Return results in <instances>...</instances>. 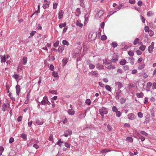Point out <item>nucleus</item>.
I'll return each mask as SVG.
<instances>
[{
  "mask_svg": "<svg viewBox=\"0 0 156 156\" xmlns=\"http://www.w3.org/2000/svg\"><path fill=\"white\" fill-rule=\"evenodd\" d=\"M104 12V11L102 9L99 10L95 15V18L96 19H98L103 15Z\"/></svg>",
  "mask_w": 156,
  "mask_h": 156,
  "instance_id": "f257e3e1",
  "label": "nucleus"
},
{
  "mask_svg": "<svg viewBox=\"0 0 156 156\" xmlns=\"http://www.w3.org/2000/svg\"><path fill=\"white\" fill-rule=\"evenodd\" d=\"M41 104L43 105H45L46 104L50 105V102L48 100L47 97H44L42 100L41 101Z\"/></svg>",
  "mask_w": 156,
  "mask_h": 156,
  "instance_id": "f03ea898",
  "label": "nucleus"
},
{
  "mask_svg": "<svg viewBox=\"0 0 156 156\" xmlns=\"http://www.w3.org/2000/svg\"><path fill=\"white\" fill-rule=\"evenodd\" d=\"M44 4H43V5L42 7L44 9H46L47 8H48L49 6V4H50V2L48 1V0H44Z\"/></svg>",
  "mask_w": 156,
  "mask_h": 156,
  "instance_id": "7ed1b4c3",
  "label": "nucleus"
},
{
  "mask_svg": "<svg viewBox=\"0 0 156 156\" xmlns=\"http://www.w3.org/2000/svg\"><path fill=\"white\" fill-rule=\"evenodd\" d=\"M99 112L101 115L106 114L108 113V111L106 108L103 107L101 108V109H99Z\"/></svg>",
  "mask_w": 156,
  "mask_h": 156,
  "instance_id": "20e7f679",
  "label": "nucleus"
},
{
  "mask_svg": "<svg viewBox=\"0 0 156 156\" xmlns=\"http://www.w3.org/2000/svg\"><path fill=\"white\" fill-rule=\"evenodd\" d=\"M97 33H93L92 34V33H90L89 34L88 37L89 38H91V40H95L96 38L97 37Z\"/></svg>",
  "mask_w": 156,
  "mask_h": 156,
  "instance_id": "39448f33",
  "label": "nucleus"
},
{
  "mask_svg": "<svg viewBox=\"0 0 156 156\" xmlns=\"http://www.w3.org/2000/svg\"><path fill=\"white\" fill-rule=\"evenodd\" d=\"M44 122V119H36V122L37 125H41Z\"/></svg>",
  "mask_w": 156,
  "mask_h": 156,
  "instance_id": "423d86ee",
  "label": "nucleus"
},
{
  "mask_svg": "<svg viewBox=\"0 0 156 156\" xmlns=\"http://www.w3.org/2000/svg\"><path fill=\"white\" fill-rule=\"evenodd\" d=\"M154 48V43L152 42L151 44V45L149 46L148 47V51L150 53L152 52L153 51V50Z\"/></svg>",
  "mask_w": 156,
  "mask_h": 156,
  "instance_id": "0eeeda50",
  "label": "nucleus"
},
{
  "mask_svg": "<svg viewBox=\"0 0 156 156\" xmlns=\"http://www.w3.org/2000/svg\"><path fill=\"white\" fill-rule=\"evenodd\" d=\"M72 131L71 130H68L66 131L64 133L63 136L65 137H67L68 136L72 134Z\"/></svg>",
  "mask_w": 156,
  "mask_h": 156,
  "instance_id": "6e6552de",
  "label": "nucleus"
},
{
  "mask_svg": "<svg viewBox=\"0 0 156 156\" xmlns=\"http://www.w3.org/2000/svg\"><path fill=\"white\" fill-rule=\"evenodd\" d=\"M89 75L90 76L91 75L92 76H94L96 77H98V74L96 71H92L91 72L89 73Z\"/></svg>",
  "mask_w": 156,
  "mask_h": 156,
  "instance_id": "1a4fd4ad",
  "label": "nucleus"
},
{
  "mask_svg": "<svg viewBox=\"0 0 156 156\" xmlns=\"http://www.w3.org/2000/svg\"><path fill=\"white\" fill-rule=\"evenodd\" d=\"M135 117L133 113L129 114L128 115V118L130 120H133L135 119Z\"/></svg>",
  "mask_w": 156,
  "mask_h": 156,
  "instance_id": "9d476101",
  "label": "nucleus"
},
{
  "mask_svg": "<svg viewBox=\"0 0 156 156\" xmlns=\"http://www.w3.org/2000/svg\"><path fill=\"white\" fill-rule=\"evenodd\" d=\"M64 48V46L63 45H61L59 46L58 49V51L60 53H62Z\"/></svg>",
  "mask_w": 156,
  "mask_h": 156,
  "instance_id": "9b49d317",
  "label": "nucleus"
},
{
  "mask_svg": "<svg viewBox=\"0 0 156 156\" xmlns=\"http://www.w3.org/2000/svg\"><path fill=\"white\" fill-rule=\"evenodd\" d=\"M16 93L17 95H19L20 91V86L19 85H17L16 87Z\"/></svg>",
  "mask_w": 156,
  "mask_h": 156,
  "instance_id": "f8f14e48",
  "label": "nucleus"
},
{
  "mask_svg": "<svg viewBox=\"0 0 156 156\" xmlns=\"http://www.w3.org/2000/svg\"><path fill=\"white\" fill-rule=\"evenodd\" d=\"M64 12L62 10H60L58 14V18L59 19H61L62 18L63 16Z\"/></svg>",
  "mask_w": 156,
  "mask_h": 156,
  "instance_id": "ddd939ff",
  "label": "nucleus"
},
{
  "mask_svg": "<svg viewBox=\"0 0 156 156\" xmlns=\"http://www.w3.org/2000/svg\"><path fill=\"white\" fill-rule=\"evenodd\" d=\"M145 66V63H142L138 67V69L139 70H141L144 68Z\"/></svg>",
  "mask_w": 156,
  "mask_h": 156,
  "instance_id": "4468645a",
  "label": "nucleus"
},
{
  "mask_svg": "<svg viewBox=\"0 0 156 156\" xmlns=\"http://www.w3.org/2000/svg\"><path fill=\"white\" fill-rule=\"evenodd\" d=\"M96 67L99 69H104V66L100 63H98L97 64Z\"/></svg>",
  "mask_w": 156,
  "mask_h": 156,
  "instance_id": "2eb2a0df",
  "label": "nucleus"
},
{
  "mask_svg": "<svg viewBox=\"0 0 156 156\" xmlns=\"http://www.w3.org/2000/svg\"><path fill=\"white\" fill-rule=\"evenodd\" d=\"M68 113L70 115H73L75 114V111L72 109H69L68 110Z\"/></svg>",
  "mask_w": 156,
  "mask_h": 156,
  "instance_id": "dca6fc26",
  "label": "nucleus"
},
{
  "mask_svg": "<svg viewBox=\"0 0 156 156\" xmlns=\"http://www.w3.org/2000/svg\"><path fill=\"white\" fill-rule=\"evenodd\" d=\"M115 84L118 85V89H120L123 87L122 83L119 82H117L115 83Z\"/></svg>",
  "mask_w": 156,
  "mask_h": 156,
  "instance_id": "f3484780",
  "label": "nucleus"
},
{
  "mask_svg": "<svg viewBox=\"0 0 156 156\" xmlns=\"http://www.w3.org/2000/svg\"><path fill=\"white\" fill-rule=\"evenodd\" d=\"M137 97L138 98H142L144 96V93L142 92L137 93L136 94Z\"/></svg>",
  "mask_w": 156,
  "mask_h": 156,
  "instance_id": "a211bd4d",
  "label": "nucleus"
},
{
  "mask_svg": "<svg viewBox=\"0 0 156 156\" xmlns=\"http://www.w3.org/2000/svg\"><path fill=\"white\" fill-rule=\"evenodd\" d=\"M7 107V105L5 103H4L2 105V110L4 112H5L6 111V108Z\"/></svg>",
  "mask_w": 156,
  "mask_h": 156,
  "instance_id": "6ab92c4d",
  "label": "nucleus"
},
{
  "mask_svg": "<svg viewBox=\"0 0 156 156\" xmlns=\"http://www.w3.org/2000/svg\"><path fill=\"white\" fill-rule=\"evenodd\" d=\"M127 62L125 59H122L120 61L119 63L120 65H124Z\"/></svg>",
  "mask_w": 156,
  "mask_h": 156,
  "instance_id": "aec40b11",
  "label": "nucleus"
},
{
  "mask_svg": "<svg viewBox=\"0 0 156 156\" xmlns=\"http://www.w3.org/2000/svg\"><path fill=\"white\" fill-rule=\"evenodd\" d=\"M126 140L129 142L132 143L133 142V139L132 137H128L126 138Z\"/></svg>",
  "mask_w": 156,
  "mask_h": 156,
  "instance_id": "412c9836",
  "label": "nucleus"
},
{
  "mask_svg": "<svg viewBox=\"0 0 156 156\" xmlns=\"http://www.w3.org/2000/svg\"><path fill=\"white\" fill-rule=\"evenodd\" d=\"M68 59L67 58H64L62 61L63 65L65 66L68 62Z\"/></svg>",
  "mask_w": 156,
  "mask_h": 156,
  "instance_id": "4be33fe9",
  "label": "nucleus"
},
{
  "mask_svg": "<svg viewBox=\"0 0 156 156\" xmlns=\"http://www.w3.org/2000/svg\"><path fill=\"white\" fill-rule=\"evenodd\" d=\"M110 151H111V150H108V149H105L102 150L101 152L102 154H105Z\"/></svg>",
  "mask_w": 156,
  "mask_h": 156,
  "instance_id": "5701e85b",
  "label": "nucleus"
},
{
  "mask_svg": "<svg viewBox=\"0 0 156 156\" xmlns=\"http://www.w3.org/2000/svg\"><path fill=\"white\" fill-rule=\"evenodd\" d=\"M23 63L24 65H25L27 63V57H24L23 58Z\"/></svg>",
  "mask_w": 156,
  "mask_h": 156,
  "instance_id": "b1692460",
  "label": "nucleus"
},
{
  "mask_svg": "<svg viewBox=\"0 0 156 156\" xmlns=\"http://www.w3.org/2000/svg\"><path fill=\"white\" fill-rule=\"evenodd\" d=\"M139 39L138 38H136L135 39V40L133 42V44L134 45H136L139 42Z\"/></svg>",
  "mask_w": 156,
  "mask_h": 156,
  "instance_id": "393cba45",
  "label": "nucleus"
},
{
  "mask_svg": "<svg viewBox=\"0 0 156 156\" xmlns=\"http://www.w3.org/2000/svg\"><path fill=\"white\" fill-rule=\"evenodd\" d=\"M120 103L121 104H122L124 103L126 101V99L123 98H121L120 99Z\"/></svg>",
  "mask_w": 156,
  "mask_h": 156,
  "instance_id": "a878e982",
  "label": "nucleus"
},
{
  "mask_svg": "<svg viewBox=\"0 0 156 156\" xmlns=\"http://www.w3.org/2000/svg\"><path fill=\"white\" fill-rule=\"evenodd\" d=\"M107 69H115V67L114 66H113L112 65L108 66L107 67Z\"/></svg>",
  "mask_w": 156,
  "mask_h": 156,
  "instance_id": "bb28decb",
  "label": "nucleus"
},
{
  "mask_svg": "<svg viewBox=\"0 0 156 156\" xmlns=\"http://www.w3.org/2000/svg\"><path fill=\"white\" fill-rule=\"evenodd\" d=\"M20 137L25 140L27 139V135L24 133H22L20 134Z\"/></svg>",
  "mask_w": 156,
  "mask_h": 156,
  "instance_id": "cd10ccee",
  "label": "nucleus"
},
{
  "mask_svg": "<svg viewBox=\"0 0 156 156\" xmlns=\"http://www.w3.org/2000/svg\"><path fill=\"white\" fill-rule=\"evenodd\" d=\"M146 48V46L142 44L139 48V49L142 51L145 50Z\"/></svg>",
  "mask_w": 156,
  "mask_h": 156,
  "instance_id": "c85d7f7f",
  "label": "nucleus"
},
{
  "mask_svg": "<svg viewBox=\"0 0 156 156\" xmlns=\"http://www.w3.org/2000/svg\"><path fill=\"white\" fill-rule=\"evenodd\" d=\"M66 25V22L61 23L59 25V27L60 28H62L63 27H65Z\"/></svg>",
  "mask_w": 156,
  "mask_h": 156,
  "instance_id": "c756f323",
  "label": "nucleus"
},
{
  "mask_svg": "<svg viewBox=\"0 0 156 156\" xmlns=\"http://www.w3.org/2000/svg\"><path fill=\"white\" fill-rule=\"evenodd\" d=\"M76 25L78 26L79 27H83V25L82 23H80L78 21H77L76 23Z\"/></svg>",
  "mask_w": 156,
  "mask_h": 156,
  "instance_id": "7c9ffc66",
  "label": "nucleus"
},
{
  "mask_svg": "<svg viewBox=\"0 0 156 156\" xmlns=\"http://www.w3.org/2000/svg\"><path fill=\"white\" fill-rule=\"evenodd\" d=\"M46 12H48V11L45 10V11H44L43 14L41 17V18L42 19H44L45 18H47V16H45V14H46Z\"/></svg>",
  "mask_w": 156,
  "mask_h": 156,
  "instance_id": "2f4dec72",
  "label": "nucleus"
},
{
  "mask_svg": "<svg viewBox=\"0 0 156 156\" xmlns=\"http://www.w3.org/2000/svg\"><path fill=\"white\" fill-rule=\"evenodd\" d=\"M106 89L109 91H111L112 88L109 85H106L105 86Z\"/></svg>",
  "mask_w": 156,
  "mask_h": 156,
  "instance_id": "473e14b6",
  "label": "nucleus"
},
{
  "mask_svg": "<svg viewBox=\"0 0 156 156\" xmlns=\"http://www.w3.org/2000/svg\"><path fill=\"white\" fill-rule=\"evenodd\" d=\"M52 75L53 76H54L55 77H59V76L58 75V73L55 71H54L52 72Z\"/></svg>",
  "mask_w": 156,
  "mask_h": 156,
  "instance_id": "72a5a7b5",
  "label": "nucleus"
},
{
  "mask_svg": "<svg viewBox=\"0 0 156 156\" xmlns=\"http://www.w3.org/2000/svg\"><path fill=\"white\" fill-rule=\"evenodd\" d=\"M6 61V59L5 58V55L3 57L1 58V62L2 63L5 62Z\"/></svg>",
  "mask_w": 156,
  "mask_h": 156,
  "instance_id": "f704fd0d",
  "label": "nucleus"
},
{
  "mask_svg": "<svg viewBox=\"0 0 156 156\" xmlns=\"http://www.w3.org/2000/svg\"><path fill=\"white\" fill-rule=\"evenodd\" d=\"M120 94L116 92L115 96V98L116 100H118L119 99V96Z\"/></svg>",
  "mask_w": 156,
  "mask_h": 156,
  "instance_id": "c9c22d12",
  "label": "nucleus"
},
{
  "mask_svg": "<svg viewBox=\"0 0 156 156\" xmlns=\"http://www.w3.org/2000/svg\"><path fill=\"white\" fill-rule=\"evenodd\" d=\"M148 33L149 34L150 36H152L154 34L153 31L151 30H148Z\"/></svg>",
  "mask_w": 156,
  "mask_h": 156,
  "instance_id": "e433bc0d",
  "label": "nucleus"
},
{
  "mask_svg": "<svg viewBox=\"0 0 156 156\" xmlns=\"http://www.w3.org/2000/svg\"><path fill=\"white\" fill-rule=\"evenodd\" d=\"M101 39L102 41H105L107 39V37L105 35H102L101 36Z\"/></svg>",
  "mask_w": 156,
  "mask_h": 156,
  "instance_id": "4c0bfd02",
  "label": "nucleus"
},
{
  "mask_svg": "<svg viewBox=\"0 0 156 156\" xmlns=\"http://www.w3.org/2000/svg\"><path fill=\"white\" fill-rule=\"evenodd\" d=\"M123 69L125 71L128 70L129 69V67L128 65H126L123 66Z\"/></svg>",
  "mask_w": 156,
  "mask_h": 156,
  "instance_id": "58836bf2",
  "label": "nucleus"
},
{
  "mask_svg": "<svg viewBox=\"0 0 156 156\" xmlns=\"http://www.w3.org/2000/svg\"><path fill=\"white\" fill-rule=\"evenodd\" d=\"M19 76V75L15 74L12 76V77L15 79L16 80H17L18 79Z\"/></svg>",
  "mask_w": 156,
  "mask_h": 156,
  "instance_id": "ea45409f",
  "label": "nucleus"
},
{
  "mask_svg": "<svg viewBox=\"0 0 156 156\" xmlns=\"http://www.w3.org/2000/svg\"><path fill=\"white\" fill-rule=\"evenodd\" d=\"M116 115L118 117H119L121 116L122 113L120 111H117L116 112Z\"/></svg>",
  "mask_w": 156,
  "mask_h": 156,
  "instance_id": "a19ab883",
  "label": "nucleus"
},
{
  "mask_svg": "<svg viewBox=\"0 0 156 156\" xmlns=\"http://www.w3.org/2000/svg\"><path fill=\"white\" fill-rule=\"evenodd\" d=\"M49 92L50 93H51L52 94H58L57 91L56 90H52L50 91H49Z\"/></svg>",
  "mask_w": 156,
  "mask_h": 156,
  "instance_id": "79ce46f5",
  "label": "nucleus"
},
{
  "mask_svg": "<svg viewBox=\"0 0 156 156\" xmlns=\"http://www.w3.org/2000/svg\"><path fill=\"white\" fill-rule=\"evenodd\" d=\"M59 41H57L56 42L53 44V46L55 47H57L59 45Z\"/></svg>",
  "mask_w": 156,
  "mask_h": 156,
  "instance_id": "37998d69",
  "label": "nucleus"
},
{
  "mask_svg": "<svg viewBox=\"0 0 156 156\" xmlns=\"http://www.w3.org/2000/svg\"><path fill=\"white\" fill-rule=\"evenodd\" d=\"M140 133L144 135V136H147L148 135V134L145 131H140Z\"/></svg>",
  "mask_w": 156,
  "mask_h": 156,
  "instance_id": "c03bdc74",
  "label": "nucleus"
},
{
  "mask_svg": "<svg viewBox=\"0 0 156 156\" xmlns=\"http://www.w3.org/2000/svg\"><path fill=\"white\" fill-rule=\"evenodd\" d=\"M112 47L114 48H115L117 46V42H115V41L114 42H113L112 43Z\"/></svg>",
  "mask_w": 156,
  "mask_h": 156,
  "instance_id": "a18cd8bd",
  "label": "nucleus"
},
{
  "mask_svg": "<svg viewBox=\"0 0 156 156\" xmlns=\"http://www.w3.org/2000/svg\"><path fill=\"white\" fill-rule=\"evenodd\" d=\"M95 66L92 63L90 64L89 65V68L90 69H94L95 68Z\"/></svg>",
  "mask_w": 156,
  "mask_h": 156,
  "instance_id": "49530a36",
  "label": "nucleus"
},
{
  "mask_svg": "<svg viewBox=\"0 0 156 156\" xmlns=\"http://www.w3.org/2000/svg\"><path fill=\"white\" fill-rule=\"evenodd\" d=\"M62 44L65 45H68L69 43L66 40H63L62 41Z\"/></svg>",
  "mask_w": 156,
  "mask_h": 156,
  "instance_id": "de8ad7c7",
  "label": "nucleus"
},
{
  "mask_svg": "<svg viewBox=\"0 0 156 156\" xmlns=\"http://www.w3.org/2000/svg\"><path fill=\"white\" fill-rule=\"evenodd\" d=\"M128 54L131 56H133L134 55V54L133 51H129L128 52Z\"/></svg>",
  "mask_w": 156,
  "mask_h": 156,
  "instance_id": "09e8293b",
  "label": "nucleus"
},
{
  "mask_svg": "<svg viewBox=\"0 0 156 156\" xmlns=\"http://www.w3.org/2000/svg\"><path fill=\"white\" fill-rule=\"evenodd\" d=\"M85 103L86 104L89 105L91 104V101L90 99H87L85 101Z\"/></svg>",
  "mask_w": 156,
  "mask_h": 156,
  "instance_id": "8fccbe9b",
  "label": "nucleus"
},
{
  "mask_svg": "<svg viewBox=\"0 0 156 156\" xmlns=\"http://www.w3.org/2000/svg\"><path fill=\"white\" fill-rule=\"evenodd\" d=\"M118 59L117 58H112L111 60V62H116L118 61Z\"/></svg>",
  "mask_w": 156,
  "mask_h": 156,
  "instance_id": "3c124183",
  "label": "nucleus"
},
{
  "mask_svg": "<svg viewBox=\"0 0 156 156\" xmlns=\"http://www.w3.org/2000/svg\"><path fill=\"white\" fill-rule=\"evenodd\" d=\"M49 140L50 141L53 142V136L51 134L49 137Z\"/></svg>",
  "mask_w": 156,
  "mask_h": 156,
  "instance_id": "603ef678",
  "label": "nucleus"
},
{
  "mask_svg": "<svg viewBox=\"0 0 156 156\" xmlns=\"http://www.w3.org/2000/svg\"><path fill=\"white\" fill-rule=\"evenodd\" d=\"M112 110L113 112H116L117 111H118V109L117 108V107L116 106H114L112 108Z\"/></svg>",
  "mask_w": 156,
  "mask_h": 156,
  "instance_id": "864d4df0",
  "label": "nucleus"
},
{
  "mask_svg": "<svg viewBox=\"0 0 156 156\" xmlns=\"http://www.w3.org/2000/svg\"><path fill=\"white\" fill-rule=\"evenodd\" d=\"M140 19L142 21V22L144 23H145V20L144 18V17L142 15H140Z\"/></svg>",
  "mask_w": 156,
  "mask_h": 156,
  "instance_id": "5fc2aeb1",
  "label": "nucleus"
},
{
  "mask_svg": "<svg viewBox=\"0 0 156 156\" xmlns=\"http://www.w3.org/2000/svg\"><path fill=\"white\" fill-rule=\"evenodd\" d=\"M122 4H120L117 7L116 9H121L122 7L123 6Z\"/></svg>",
  "mask_w": 156,
  "mask_h": 156,
  "instance_id": "6e6d98bb",
  "label": "nucleus"
},
{
  "mask_svg": "<svg viewBox=\"0 0 156 156\" xmlns=\"http://www.w3.org/2000/svg\"><path fill=\"white\" fill-rule=\"evenodd\" d=\"M58 5V3L57 2L54 3L53 4V9H56L57 8V6Z\"/></svg>",
  "mask_w": 156,
  "mask_h": 156,
  "instance_id": "4d7b16f0",
  "label": "nucleus"
},
{
  "mask_svg": "<svg viewBox=\"0 0 156 156\" xmlns=\"http://www.w3.org/2000/svg\"><path fill=\"white\" fill-rule=\"evenodd\" d=\"M138 116L139 117L141 118L143 117V114L141 112H139L137 114Z\"/></svg>",
  "mask_w": 156,
  "mask_h": 156,
  "instance_id": "13d9d810",
  "label": "nucleus"
},
{
  "mask_svg": "<svg viewBox=\"0 0 156 156\" xmlns=\"http://www.w3.org/2000/svg\"><path fill=\"white\" fill-rule=\"evenodd\" d=\"M14 141V139L12 137H10L9 139V143H12Z\"/></svg>",
  "mask_w": 156,
  "mask_h": 156,
  "instance_id": "bf43d9fd",
  "label": "nucleus"
},
{
  "mask_svg": "<svg viewBox=\"0 0 156 156\" xmlns=\"http://www.w3.org/2000/svg\"><path fill=\"white\" fill-rule=\"evenodd\" d=\"M85 116V115L84 114L82 113L79 115V117L81 119L84 118Z\"/></svg>",
  "mask_w": 156,
  "mask_h": 156,
  "instance_id": "052dcab7",
  "label": "nucleus"
},
{
  "mask_svg": "<svg viewBox=\"0 0 156 156\" xmlns=\"http://www.w3.org/2000/svg\"><path fill=\"white\" fill-rule=\"evenodd\" d=\"M64 145L67 148H69L70 147V144L66 142H65Z\"/></svg>",
  "mask_w": 156,
  "mask_h": 156,
  "instance_id": "680f3d73",
  "label": "nucleus"
},
{
  "mask_svg": "<svg viewBox=\"0 0 156 156\" xmlns=\"http://www.w3.org/2000/svg\"><path fill=\"white\" fill-rule=\"evenodd\" d=\"M49 68L50 69V70L52 71H53L54 70V66H53V65L52 64H51L50 66H49Z\"/></svg>",
  "mask_w": 156,
  "mask_h": 156,
  "instance_id": "e2e57ef3",
  "label": "nucleus"
},
{
  "mask_svg": "<svg viewBox=\"0 0 156 156\" xmlns=\"http://www.w3.org/2000/svg\"><path fill=\"white\" fill-rule=\"evenodd\" d=\"M107 127L108 131H110L112 130V127L109 124L107 125Z\"/></svg>",
  "mask_w": 156,
  "mask_h": 156,
  "instance_id": "0e129e2a",
  "label": "nucleus"
},
{
  "mask_svg": "<svg viewBox=\"0 0 156 156\" xmlns=\"http://www.w3.org/2000/svg\"><path fill=\"white\" fill-rule=\"evenodd\" d=\"M153 13L151 11H149L147 13V15L148 16H151V15H152Z\"/></svg>",
  "mask_w": 156,
  "mask_h": 156,
  "instance_id": "69168bd1",
  "label": "nucleus"
},
{
  "mask_svg": "<svg viewBox=\"0 0 156 156\" xmlns=\"http://www.w3.org/2000/svg\"><path fill=\"white\" fill-rule=\"evenodd\" d=\"M139 139L141 140L142 141H144L145 140V138L142 136H140Z\"/></svg>",
  "mask_w": 156,
  "mask_h": 156,
  "instance_id": "338daca9",
  "label": "nucleus"
},
{
  "mask_svg": "<svg viewBox=\"0 0 156 156\" xmlns=\"http://www.w3.org/2000/svg\"><path fill=\"white\" fill-rule=\"evenodd\" d=\"M22 116H19L17 119V120L18 122H20L22 121Z\"/></svg>",
  "mask_w": 156,
  "mask_h": 156,
  "instance_id": "774afa93",
  "label": "nucleus"
}]
</instances>
